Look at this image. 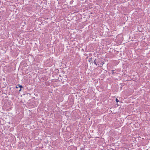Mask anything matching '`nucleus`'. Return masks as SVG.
<instances>
[{
  "label": "nucleus",
  "instance_id": "obj_3",
  "mask_svg": "<svg viewBox=\"0 0 150 150\" xmlns=\"http://www.w3.org/2000/svg\"><path fill=\"white\" fill-rule=\"evenodd\" d=\"M21 90V88H20V89L19 90V91H20Z\"/></svg>",
  "mask_w": 150,
  "mask_h": 150
},
{
  "label": "nucleus",
  "instance_id": "obj_1",
  "mask_svg": "<svg viewBox=\"0 0 150 150\" xmlns=\"http://www.w3.org/2000/svg\"><path fill=\"white\" fill-rule=\"evenodd\" d=\"M17 86H18V87H19L21 88H23V86L20 84H18L17 85Z\"/></svg>",
  "mask_w": 150,
  "mask_h": 150
},
{
  "label": "nucleus",
  "instance_id": "obj_4",
  "mask_svg": "<svg viewBox=\"0 0 150 150\" xmlns=\"http://www.w3.org/2000/svg\"><path fill=\"white\" fill-rule=\"evenodd\" d=\"M19 88V87H18V86H17H17H16V88Z\"/></svg>",
  "mask_w": 150,
  "mask_h": 150
},
{
  "label": "nucleus",
  "instance_id": "obj_2",
  "mask_svg": "<svg viewBox=\"0 0 150 150\" xmlns=\"http://www.w3.org/2000/svg\"><path fill=\"white\" fill-rule=\"evenodd\" d=\"M116 102L117 103L118 102H119V100H118V99L117 98H116Z\"/></svg>",
  "mask_w": 150,
  "mask_h": 150
}]
</instances>
